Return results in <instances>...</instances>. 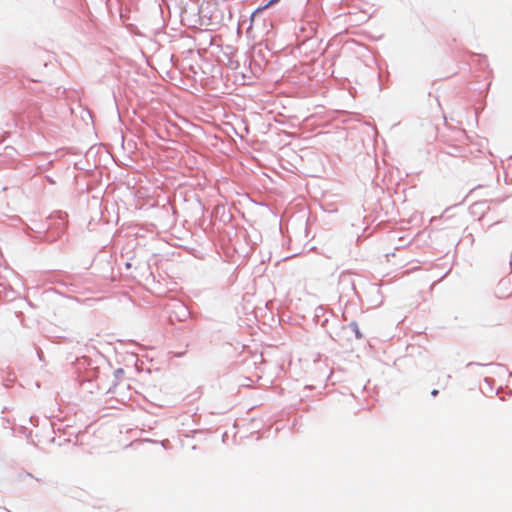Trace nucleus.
<instances>
[{"label":"nucleus","instance_id":"2","mask_svg":"<svg viewBox=\"0 0 512 512\" xmlns=\"http://www.w3.org/2000/svg\"><path fill=\"white\" fill-rule=\"evenodd\" d=\"M432 395H433V396L438 395V390H433V391H432Z\"/></svg>","mask_w":512,"mask_h":512},{"label":"nucleus","instance_id":"1","mask_svg":"<svg viewBox=\"0 0 512 512\" xmlns=\"http://www.w3.org/2000/svg\"><path fill=\"white\" fill-rule=\"evenodd\" d=\"M279 0H270L262 9H266L268 8L269 6L277 3Z\"/></svg>","mask_w":512,"mask_h":512}]
</instances>
